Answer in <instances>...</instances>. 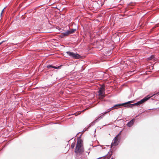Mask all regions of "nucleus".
<instances>
[{"instance_id": "nucleus-5", "label": "nucleus", "mask_w": 159, "mask_h": 159, "mask_svg": "<svg viewBox=\"0 0 159 159\" xmlns=\"http://www.w3.org/2000/svg\"><path fill=\"white\" fill-rule=\"evenodd\" d=\"M157 95V96H159V92H158L155 93H154L153 95H152V94L148 95L147 96L142 99H149L150 98L153 97V96H154V97L153 98L150 99H153V98H155V96Z\"/></svg>"}, {"instance_id": "nucleus-6", "label": "nucleus", "mask_w": 159, "mask_h": 159, "mask_svg": "<svg viewBox=\"0 0 159 159\" xmlns=\"http://www.w3.org/2000/svg\"><path fill=\"white\" fill-rule=\"evenodd\" d=\"M120 133L118 134H117L116 137H115L113 140L114 142H112L111 143V146H116L118 145L117 142L118 140V137L120 135Z\"/></svg>"}, {"instance_id": "nucleus-12", "label": "nucleus", "mask_w": 159, "mask_h": 159, "mask_svg": "<svg viewBox=\"0 0 159 159\" xmlns=\"http://www.w3.org/2000/svg\"><path fill=\"white\" fill-rule=\"evenodd\" d=\"M80 114V113L78 112L77 113H76L74 114V115H75L76 116L78 115H79Z\"/></svg>"}, {"instance_id": "nucleus-3", "label": "nucleus", "mask_w": 159, "mask_h": 159, "mask_svg": "<svg viewBox=\"0 0 159 159\" xmlns=\"http://www.w3.org/2000/svg\"><path fill=\"white\" fill-rule=\"evenodd\" d=\"M105 86L102 85L99 89L98 95L100 98L102 99L105 96Z\"/></svg>"}, {"instance_id": "nucleus-11", "label": "nucleus", "mask_w": 159, "mask_h": 159, "mask_svg": "<svg viewBox=\"0 0 159 159\" xmlns=\"http://www.w3.org/2000/svg\"><path fill=\"white\" fill-rule=\"evenodd\" d=\"M75 143H72L71 145L70 148L72 149L75 146Z\"/></svg>"}, {"instance_id": "nucleus-17", "label": "nucleus", "mask_w": 159, "mask_h": 159, "mask_svg": "<svg viewBox=\"0 0 159 159\" xmlns=\"http://www.w3.org/2000/svg\"><path fill=\"white\" fill-rule=\"evenodd\" d=\"M111 159H114L113 158H112Z\"/></svg>"}, {"instance_id": "nucleus-2", "label": "nucleus", "mask_w": 159, "mask_h": 159, "mask_svg": "<svg viewBox=\"0 0 159 159\" xmlns=\"http://www.w3.org/2000/svg\"><path fill=\"white\" fill-rule=\"evenodd\" d=\"M77 156L82 154L84 152L83 140L80 139L77 140L74 151Z\"/></svg>"}, {"instance_id": "nucleus-16", "label": "nucleus", "mask_w": 159, "mask_h": 159, "mask_svg": "<svg viewBox=\"0 0 159 159\" xmlns=\"http://www.w3.org/2000/svg\"><path fill=\"white\" fill-rule=\"evenodd\" d=\"M108 112H105V113H104V114L103 115H104V114H106Z\"/></svg>"}, {"instance_id": "nucleus-14", "label": "nucleus", "mask_w": 159, "mask_h": 159, "mask_svg": "<svg viewBox=\"0 0 159 159\" xmlns=\"http://www.w3.org/2000/svg\"><path fill=\"white\" fill-rule=\"evenodd\" d=\"M6 41H2L0 43V45L3 42H5Z\"/></svg>"}, {"instance_id": "nucleus-9", "label": "nucleus", "mask_w": 159, "mask_h": 159, "mask_svg": "<svg viewBox=\"0 0 159 159\" xmlns=\"http://www.w3.org/2000/svg\"><path fill=\"white\" fill-rule=\"evenodd\" d=\"M112 154V152H109L108 155L107 156L105 157V158H106L107 159H109L111 157V155Z\"/></svg>"}, {"instance_id": "nucleus-15", "label": "nucleus", "mask_w": 159, "mask_h": 159, "mask_svg": "<svg viewBox=\"0 0 159 159\" xmlns=\"http://www.w3.org/2000/svg\"><path fill=\"white\" fill-rule=\"evenodd\" d=\"M87 109H85L84 110H83V111H82V112H84V111H85Z\"/></svg>"}, {"instance_id": "nucleus-4", "label": "nucleus", "mask_w": 159, "mask_h": 159, "mask_svg": "<svg viewBox=\"0 0 159 159\" xmlns=\"http://www.w3.org/2000/svg\"><path fill=\"white\" fill-rule=\"evenodd\" d=\"M66 53L68 56L74 59H80L81 57V56L77 53L69 51L66 52Z\"/></svg>"}, {"instance_id": "nucleus-7", "label": "nucleus", "mask_w": 159, "mask_h": 159, "mask_svg": "<svg viewBox=\"0 0 159 159\" xmlns=\"http://www.w3.org/2000/svg\"><path fill=\"white\" fill-rule=\"evenodd\" d=\"M76 30V29H72L67 31L63 33L65 35L67 36L71 34L74 32Z\"/></svg>"}, {"instance_id": "nucleus-8", "label": "nucleus", "mask_w": 159, "mask_h": 159, "mask_svg": "<svg viewBox=\"0 0 159 159\" xmlns=\"http://www.w3.org/2000/svg\"><path fill=\"white\" fill-rule=\"evenodd\" d=\"M134 121V119H132L127 124V126L129 127L131 126L133 124Z\"/></svg>"}, {"instance_id": "nucleus-10", "label": "nucleus", "mask_w": 159, "mask_h": 159, "mask_svg": "<svg viewBox=\"0 0 159 159\" xmlns=\"http://www.w3.org/2000/svg\"><path fill=\"white\" fill-rule=\"evenodd\" d=\"M47 67L49 68H53L55 69H57L59 68V66L56 67L55 66H53L51 65H48L47 66Z\"/></svg>"}, {"instance_id": "nucleus-13", "label": "nucleus", "mask_w": 159, "mask_h": 159, "mask_svg": "<svg viewBox=\"0 0 159 159\" xmlns=\"http://www.w3.org/2000/svg\"><path fill=\"white\" fill-rule=\"evenodd\" d=\"M4 9H5V8H4V9L2 10V12H1V16H2V13H3V11H4Z\"/></svg>"}, {"instance_id": "nucleus-1", "label": "nucleus", "mask_w": 159, "mask_h": 159, "mask_svg": "<svg viewBox=\"0 0 159 159\" xmlns=\"http://www.w3.org/2000/svg\"><path fill=\"white\" fill-rule=\"evenodd\" d=\"M147 100H141L140 101H139L136 103L131 104H130L132 103L133 102V101H129L127 102L124 103H123L117 104L115 105L113 107H111V110H110L109 111L112 110L113 109V108H116V107H119L120 106H124V107L127 106L129 107H132L134 106H139L140 104L144 103Z\"/></svg>"}]
</instances>
